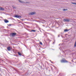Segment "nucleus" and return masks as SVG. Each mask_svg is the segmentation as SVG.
I'll return each mask as SVG.
<instances>
[{
	"instance_id": "nucleus-10",
	"label": "nucleus",
	"mask_w": 76,
	"mask_h": 76,
	"mask_svg": "<svg viewBox=\"0 0 76 76\" xmlns=\"http://www.w3.org/2000/svg\"><path fill=\"white\" fill-rule=\"evenodd\" d=\"M4 9L0 7V10H4Z\"/></svg>"
},
{
	"instance_id": "nucleus-9",
	"label": "nucleus",
	"mask_w": 76,
	"mask_h": 76,
	"mask_svg": "<svg viewBox=\"0 0 76 76\" xmlns=\"http://www.w3.org/2000/svg\"><path fill=\"white\" fill-rule=\"evenodd\" d=\"M69 30H70V29H69V30H68L67 29H66L64 30V32H68V31H69Z\"/></svg>"
},
{
	"instance_id": "nucleus-17",
	"label": "nucleus",
	"mask_w": 76,
	"mask_h": 76,
	"mask_svg": "<svg viewBox=\"0 0 76 76\" xmlns=\"http://www.w3.org/2000/svg\"><path fill=\"white\" fill-rule=\"evenodd\" d=\"M9 26H11L12 25V24H9Z\"/></svg>"
},
{
	"instance_id": "nucleus-11",
	"label": "nucleus",
	"mask_w": 76,
	"mask_h": 76,
	"mask_svg": "<svg viewBox=\"0 0 76 76\" xmlns=\"http://www.w3.org/2000/svg\"><path fill=\"white\" fill-rule=\"evenodd\" d=\"M72 4H75V5H76V3L75 2H72Z\"/></svg>"
},
{
	"instance_id": "nucleus-1",
	"label": "nucleus",
	"mask_w": 76,
	"mask_h": 76,
	"mask_svg": "<svg viewBox=\"0 0 76 76\" xmlns=\"http://www.w3.org/2000/svg\"><path fill=\"white\" fill-rule=\"evenodd\" d=\"M17 34H16V33L14 32L13 33H11L10 34V36H12V37H15V36Z\"/></svg>"
},
{
	"instance_id": "nucleus-6",
	"label": "nucleus",
	"mask_w": 76,
	"mask_h": 76,
	"mask_svg": "<svg viewBox=\"0 0 76 76\" xmlns=\"http://www.w3.org/2000/svg\"><path fill=\"white\" fill-rule=\"evenodd\" d=\"M14 17L15 18H21V16L19 15H16Z\"/></svg>"
},
{
	"instance_id": "nucleus-20",
	"label": "nucleus",
	"mask_w": 76,
	"mask_h": 76,
	"mask_svg": "<svg viewBox=\"0 0 76 76\" xmlns=\"http://www.w3.org/2000/svg\"><path fill=\"white\" fill-rule=\"evenodd\" d=\"M8 26H9V25H8Z\"/></svg>"
},
{
	"instance_id": "nucleus-8",
	"label": "nucleus",
	"mask_w": 76,
	"mask_h": 76,
	"mask_svg": "<svg viewBox=\"0 0 76 76\" xmlns=\"http://www.w3.org/2000/svg\"><path fill=\"white\" fill-rule=\"evenodd\" d=\"M4 22H5V23H8V22H9V20L6 19H5L4 20Z\"/></svg>"
},
{
	"instance_id": "nucleus-16",
	"label": "nucleus",
	"mask_w": 76,
	"mask_h": 76,
	"mask_svg": "<svg viewBox=\"0 0 76 76\" xmlns=\"http://www.w3.org/2000/svg\"><path fill=\"white\" fill-rule=\"evenodd\" d=\"M63 11H66V9H63Z\"/></svg>"
},
{
	"instance_id": "nucleus-7",
	"label": "nucleus",
	"mask_w": 76,
	"mask_h": 76,
	"mask_svg": "<svg viewBox=\"0 0 76 76\" xmlns=\"http://www.w3.org/2000/svg\"><path fill=\"white\" fill-rule=\"evenodd\" d=\"M63 20H64V21H66V22H69L70 20V19H64Z\"/></svg>"
},
{
	"instance_id": "nucleus-15",
	"label": "nucleus",
	"mask_w": 76,
	"mask_h": 76,
	"mask_svg": "<svg viewBox=\"0 0 76 76\" xmlns=\"http://www.w3.org/2000/svg\"><path fill=\"white\" fill-rule=\"evenodd\" d=\"M32 31H33V32H35L36 31L35 30H32Z\"/></svg>"
},
{
	"instance_id": "nucleus-18",
	"label": "nucleus",
	"mask_w": 76,
	"mask_h": 76,
	"mask_svg": "<svg viewBox=\"0 0 76 76\" xmlns=\"http://www.w3.org/2000/svg\"><path fill=\"white\" fill-rule=\"evenodd\" d=\"M51 63H53V62H52V61L51 62Z\"/></svg>"
},
{
	"instance_id": "nucleus-2",
	"label": "nucleus",
	"mask_w": 76,
	"mask_h": 76,
	"mask_svg": "<svg viewBox=\"0 0 76 76\" xmlns=\"http://www.w3.org/2000/svg\"><path fill=\"white\" fill-rule=\"evenodd\" d=\"M67 62L68 61L66 60H62L61 61V63H67Z\"/></svg>"
},
{
	"instance_id": "nucleus-4",
	"label": "nucleus",
	"mask_w": 76,
	"mask_h": 76,
	"mask_svg": "<svg viewBox=\"0 0 76 76\" xmlns=\"http://www.w3.org/2000/svg\"><path fill=\"white\" fill-rule=\"evenodd\" d=\"M35 12H33L31 13H30L28 14L29 15H35Z\"/></svg>"
},
{
	"instance_id": "nucleus-14",
	"label": "nucleus",
	"mask_w": 76,
	"mask_h": 76,
	"mask_svg": "<svg viewBox=\"0 0 76 76\" xmlns=\"http://www.w3.org/2000/svg\"><path fill=\"white\" fill-rule=\"evenodd\" d=\"M40 45H42V42H40Z\"/></svg>"
},
{
	"instance_id": "nucleus-19",
	"label": "nucleus",
	"mask_w": 76,
	"mask_h": 76,
	"mask_svg": "<svg viewBox=\"0 0 76 76\" xmlns=\"http://www.w3.org/2000/svg\"><path fill=\"white\" fill-rule=\"evenodd\" d=\"M50 61H51V60H50Z\"/></svg>"
},
{
	"instance_id": "nucleus-12",
	"label": "nucleus",
	"mask_w": 76,
	"mask_h": 76,
	"mask_svg": "<svg viewBox=\"0 0 76 76\" xmlns=\"http://www.w3.org/2000/svg\"><path fill=\"white\" fill-rule=\"evenodd\" d=\"M18 55H19V56H22V54H21V53L19 52H18Z\"/></svg>"
},
{
	"instance_id": "nucleus-3",
	"label": "nucleus",
	"mask_w": 76,
	"mask_h": 76,
	"mask_svg": "<svg viewBox=\"0 0 76 76\" xmlns=\"http://www.w3.org/2000/svg\"><path fill=\"white\" fill-rule=\"evenodd\" d=\"M18 1H19L21 3H28L27 2H25L21 0H18Z\"/></svg>"
},
{
	"instance_id": "nucleus-13",
	"label": "nucleus",
	"mask_w": 76,
	"mask_h": 76,
	"mask_svg": "<svg viewBox=\"0 0 76 76\" xmlns=\"http://www.w3.org/2000/svg\"><path fill=\"white\" fill-rule=\"evenodd\" d=\"M74 47H76V40L75 41V42L74 45Z\"/></svg>"
},
{
	"instance_id": "nucleus-5",
	"label": "nucleus",
	"mask_w": 76,
	"mask_h": 76,
	"mask_svg": "<svg viewBox=\"0 0 76 76\" xmlns=\"http://www.w3.org/2000/svg\"><path fill=\"white\" fill-rule=\"evenodd\" d=\"M7 49L8 51H11L12 50V48L9 47L7 48Z\"/></svg>"
}]
</instances>
